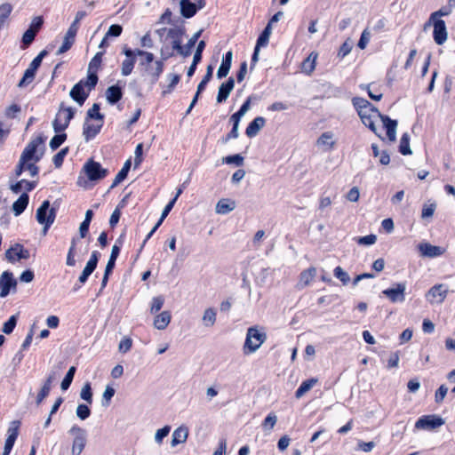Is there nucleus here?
<instances>
[{
	"label": "nucleus",
	"mask_w": 455,
	"mask_h": 455,
	"mask_svg": "<svg viewBox=\"0 0 455 455\" xmlns=\"http://www.w3.org/2000/svg\"><path fill=\"white\" fill-rule=\"evenodd\" d=\"M353 105L355 108L363 124L368 126L378 137L383 139L378 133L376 122L380 121L387 131V137L389 141L396 140L397 121L390 119L387 116L381 115L372 104L363 98H354Z\"/></svg>",
	"instance_id": "1"
},
{
	"label": "nucleus",
	"mask_w": 455,
	"mask_h": 455,
	"mask_svg": "<svg viewBox=\"0 0 455 455\" xmlns=\"http://www.w3.org/2000/svg\"><path fill=\"white\" fill-rule=\"evenodd\" d=\"M44 140L42 136L36 137L28 144L16 166V176H20L23 172H28L31 177H35L38 174L39 169L36 164L44 155Z\"/></svg>",
	"instance_id": "2"
},
{
	"label": "nucleus",
	"mask_w": 455,
	"mask_h": 455,
	"mask_svg": "<svg viewBox=\"0 0 455 455\" xmlns=\"http://www.w3.org/2000/svg\"><path fill=\"white\" fill-rule=\"evenodd\" d=\"M267 339V333L259 326L248 328L245 341L243 347L244 355L257 352Z\"/></svg>",
	"instance_id": "3"
},
{
	"label": "nucleus",
	"mask_w": 455,
	"mask_h": 455,
	"mask_svg": "<svg viewBox=\"0 0 455 455\" xmlns=\"http://www.w3.org/2000/svg\"><path fill=\"white\" fill-rule=\"evenodd\" d=\"M56 212L53 208H50V202L44 201L41 206L36 210V220L39 224L44 225L43 231L45 234L50 226L54 222Z\"/></svg>",
	"instance_id": "4"
},
{
	"label": "nucleus",
	"mask_w": 455,
	"mask_h": 455,
	"mask_svg": "<svg viewBox=\"0 0 455 455\" xmlns=\"http://www.w3.org/2000/svg\"><path fill=\"white\" fill-rule=\"evenodd\" d=\"M75 110L71 107H66L64 103L60 104L56 117L52 123L53 129L56 132H63L73 118Z\"/></svg>",
	"instance_id": "5"
},
{
	"label": "nucleus",
	"mask_w": 455,
	"mask_h": 455,
	"mask_svg": "<svg viewBox=\"0 0 455 455\" xmlns=\"http://www.w3.org/2000/svg\"><path fill=\"white\" fill-rule=\"evenodd\" d=\"M68 432L74 436L71 454L80 455L86 445V432L84 429L76 425L73 426Z\"/></svg>",
	"instance_id": "6"
},
{
	"label": "nucleus",
	"mask_w": 455,
	"mask_h": 455,
	"mask_svg": "<svg viewBox=\"0 0 455 455\" xmlns=\"http://www.w3.org/2000/svg\"><path fill=\"white\" fill-rule=\"evenodd\" d=\"M47 55V51L43 50L29 64V67L25 70L22 79L19 83V87H25L35 78L36 72L42 63L44 57Z\"/></svg>",
	"instance_id": "7"
},
{
	"label": "nucleus",
	"mask_w": 455,
	"mask_h": 455,
	"mask_svg": "<svg viewBox=\"0 0 455 455\" xmlns=\"http://www.w3.org/2000/svg\"><path fill=\"white\" fill-rule=\"evenodd\" d=\"M444 419L435 414L420 417L415 423V428L419 430H434L444 425Z\"/></svg>",
	"instance_id": "8"
},
{
	"label": "nucleus",
	"mask_w": 455,
	"mask_h": 455,
	"mask_svg": "<svg viewBox=\"0 0 455 455\" xmlns=\"http://www.w3.org/2000/svg\"><path fill=\"white\" fill-rule=\"evenodd\" d=\"M88 77L76 84L69 92V95L79 106H82L87 99L89 92L93 88L88 87Z\"/></svg>",
	"instance_id": "9"
},
{
	"label": "nucleus",
	"mask_w": 455,
	"mask_h": 455,
	"mask_svg": "<svg viewBox=\"0 0 455 455\" xmlns=\"http://www.w3.org/2000/svg\"><path fill=\"white\" fill-rule=\"evenodd\" d=\"M406 288L407 286L405 283H397L392 287L384 290L382 294L385 295L392 303H401L405 300Z\"/></svg>",
	"instance_id": "10"
},
{
	"label": "nucleus",
	"mask_w": 455,
	"mask_h": 455,
	"mask_svg": "<svg viewBox=\"0 0 455 455\" xmlns=\"http://www.w3.org/2000/svg\"><path fill=\"white\" fill-rule=\"evenodd\" d=\"M448 294V288L446 285L440 283L435 284L426 293L427 300L432 304H442L446 299Z\"/></svg>",
	"instance_id": "11"
},
{
	"label": "nucleus",
	"mask_w": 455,
	"mask_h": 455,
	"mask_svg": "<svg viewBox=\"0 0 455 455\" xmlns=\"http://www.w3.org/2000/svg\"><path fill=\"white\" fill-rule=\"evenodd\" d=\"M337 144V138L333 132L327 131L323 132L316 140L315 146L324 152L333 150Z\"/></svg>",
	"instance_id": "12"
},
{
	"label": "nucleus",
	"mask_w": 455,
	"mask_h": 455,
	"mask_svg": "<svg viewBox=\"0 0 455 455\" xmlns=\"http://www.w3.org/2000/svg\"><path fill=\"white\" fill-rule=\"evenodd\" d=\"M83 170L90 180H101L108 173L107 169L102 168L99 163L94 161L87 162Z\"/></svg>",
	"instance_id": "13"
},
{
	"label": "nucleus",
	"mask_w": 455,
	"mask_h": 455,
	"mask_svg": "<svg viewBox=\"0 0 455 455\" xmlns=\"http://www.w3.org/2000/svg\"><path fill=\"white\" fill-rule=\"evenodd\" d=\"M103 52H97L88 66V87L94 88L98 82L97 70L100 66Z\"/></svg>",
	"instance_id": "14"
},
{
	"label": "nucleus",
	"mask_w": 455,
	"mask_h": 455,
	"mask_svg": "<svg viewBox=\"0 0 455 455\" xmlns=\"http://www.w3.org/2000/svg\"><path fill=\"white\" fill-rule=\"evenodd\" d=\"M431 24L434 27L433 37L434 41L438 45H443L448 39V32L444 20H432Z\"/></svg>",
	"instance_id": "15"
},
{
	"label": "nucleus",
	"mask_w": 455,
	"mask_h": 455,
	"mask_svg": "<svg viewBox=\"0 0 455 455\" xmlns=\"http://www.w3.org/2000/svg\"><path fill=\"white\" fill-rule=\"evenodd\" d=\"M17 281L12 273L5 271L0 277V297L4 298L10 292L11 288H15Z\"/></svg>",
	"instance_id": "16"
},
{
	"label": "nucleus",
	"mask_w": 455,
	"mask_h": 455,
	"mask_svg": "<svg viewBox=\"0 0 455 455\" xmlns=\"http://www.w3.org/2000/svg\"><path fill=\"white\" fill-rule=\"evenodd\" d=\"M7 432L8 436L5 440L2 455H9L11 452L19 434V421L12 422Z\"/></svg>",
	"instance_id": "17"
},
{
	"label": "nucleus",
	"mask_w": 455,
	"mask_h": 455,
	"mask_svg": "<svg viewBox=\"0 0 455 455\" xmlns=\"http://www.w3.org/2000/svg\"><path fill=\"white\" fill-rule=\"evenodd\" d=\"M5 256L9 261L15 262L22 259H28L29 253L22 245L17 243L6 251Z\"/></svg>",
	"instance_id": "18"
},
{
	"label": "nucleus",
	"mask_w": 455,
	"mask_h": 455,
	"mask_svg": "<svg viewBox=\"0 0 455 455\" xmlns=\"http://www.w3.org/2000/svg\"><path fill=\"white\" fill-rule=\"evenodd\" d=\"M419 251L423 257L435 258L443 255L445 249L440 246L432 245L429 243L419 244Z\"/></svg>",
	"instance_id": "19"
},
{
	"label": "nucleus",
	"mask_w": 455,
	"mask_h": 455,
	"mask_svg": "<svg viewBox=\"0 0 455 455\" xmlns=\"http://www.w3.org/2000/svg\"><path fill=\"white\" fill-rule=\"evenodd\" d=\"M183 30L179 28H170L167 31V38L171 40L172 47L181 55Z\"/></svg>",
	"instance_id": "20"
},
{
	"label": "nucleus",
	"mask_w": 455,
	"mask_h": 455,
	"mask_svg": "<svg viewBox=\"0 0 455 455\" xmlns=\"http://www.w3.org/2000/svg\"><path fill=\"white\" fill-rule=\"evenodd\" d=\"M98 260L99 253L97 251H92L89 260L82 271V274L79 276V282L81 283H84L87 281L89 275L95 270Z\"/></svg>",
	"instance_id": "21"
},
{
	"label": "nucleus",
	"mask_w": 455,
	"mask_h": 455,
	"mask_svg": "<svg viewBox=\"0 0 455 455\" xmlns=\"http://www.w3.org/2000/svg\"><path fill=\"white\" fill-rule=\"evenodd\" d=\"M236 207V202L231 198H221L215 205V212L220 215H226L233 212Z\"/></svg>",
	"instance_id": "22"
},
{
	"label": "nucleus",
	"mask_w": 455,
	"mask_h": 455,
	"mask_svg": "<svg viewBox=\"0 0 455 455\" xmlns=\"http://www.w3.org/2000/svg\"><path fill=\"white\" fill-rule=\"evenodd\" d=\"M235 86V80L233 77H229L226 83H223L219 87L218 95H217V102L221 103L226 101L233 91Z\"/></svg>",
	"instance_id": "23"
},
{
	"label": "nucleus",
	"mask_w": 455,
	"mask_h": 455,
	"mask_svg": "<svg viewBox=\"0 0 455 455\" xmlns=\"http://www.w3.org/2000/svg\"><path fill=\"white\" fill-rule=\"evenodd\" d=\"M164 64L163 60H157L154 63L147 66L146 72L151 78L152 83H156L164 71Z\"/></svg>",
	"instance_id": "24"
},
{
	"label": "nucleus",
	"mask_w": 455,
	"mask_h": 455,
	"mask_svg": "<svg viewBox=\"0 0 455 455\" xmlns=\"http://www.w3.org/2000/svg\"><path fill=\"white\" fill-rule=\"evenodd\" d=\"M188 436V428L185 426H180L174 429L172 435L171 446L176 447L180 443H186Z\"/></svg>",
	"instance_id": "25"
},
{
	"label": "nucleus",
	"mask_w": 455,
	"mask_h": 455,
	"mask_svg": "<svg viewBox=\"0 0 455 455\" xmlns=\"http://www.w3.org/2000/svg\"><path fill=\"white\" fill-rule=\"evenodd\" d=\"M101 126H102V121H96V123L94 124V123H92V122L86 120L84 124V132H83L85 140H89L92 139L93 137H95L96 134H98V132H100Z\"/></svg>",
	"instance_id": "26"
},
{
	"label": "nucleus",
	"mask_w": 455,
	"mask_h": 455,
	"mask_svg": "<svg viewBox=\"0 0 455 455\" xmlns=\"http://www.w3.org/2000/svg\"><path fill=\"white\" fill-rule=\"evenodd\" d=\"M266 120L262 116L254 118L247 126L245 133L249 138L255 137L259 132L264 127Z\"/></svg>",
	"instance_id": "27"
},
{
	"label": "nucleus",
	"mask_w": 455,
	"mask_h": 455,
	"mask_svg": "<svg viewBox=\"0 0 455 455\" xmlns=\"http://www.w3.org/2000/svg\"><path fill=\"white\" fill-rule=\"evenodd\" d=\"M172 319L171 313L169 311H163L156 315L153 321V326L156 330L163 331L167 328Z\"/></svg>",
	"instance_id": "28"
},
{
	"label": "nucleus",
	"mask_w": 455,
	"mask_h": 455,
	"mask_svg": "<svg viewBox=\"0 0 455 455\" xmlns=\"http://www.w3.org/2000/svg\"><path fill=\"white\" fill-rule=\"evenodd\" d=\"M76 33H77V31L68 28V31L65 34L63 43H62L61 46L59 48V50L57 51L58 55L66 52L67 51H68L71 48V46L73 45V44L75 42V37H76Z\"/></svg>",
	"instance_id": "29"
},
{
	"label": "nucleus",
	"mask_w": 455,
	"mask_h": 455,
	"mask_svg": "<svg viewBox=\"0 0 455 455\" xmlns=\"http://www.w3.org/2000/svg\"><path fill=\"white\" fill-rule=\"evenodd\" d=\"M317 58L318 53L312 52L301 63V71L307 75H311L315 69Z\"/></svg>",
	"instance_id": "30"
},
{
	"label": "nucleus",
	"mask_w": 455,
	"mask_h": 455,
	"mask_svg": "<svg viewBox=\"0 0 455 455\" xmlns=\"http://www.w3.org/2000/svg\"><path fill=\"white\" fill-rule=\"evenodd\" d=\"M315 275L316 268L314 267L304 270L299 276V281L298 283L299 288L303 289L307 286L314 280Z\"/></svg>",
	"instance_id": "31"
},
{
	"label": "nucleus",
	"mask_w": 455,
	"mask_h": 455,
	"mask_svg": "<svg viewBox=\"0 0 455 455\" xmlns=\"http://www.w3.org/2000/svg\"><path fill=\"white\" fill-rule=\"evenodd\" d=\"M180 4L181 15L185 18H191L197 12L196 4L189 0H180Z\"/></svg>",
	"instance_id": "32"
},
{
	"label": "nucleus",
	"mask_w": 455,
	"mask_h": 455,
	"mask_svg": "<svg viewBox=\"0 0 455 455\" xmlns=\"http://www.w3.org/2000/svg\"><path fill=\"white\" fill-rule=\"evenodd\" d=\"M217 311L212 307L206 308L202 316L203 325L206 328L212 327L216 323Z\"/></svg>",
	"instance_id": "33"
},
{
	"label": "nucleus",
	"mask_w": 455,
	"mask_h": 455,
	"mask_svg": "<svg viewBox=\"0 0 455 455\" xmlns=\"http://www.w3.org/2000/svg\"><path fill=\"white\" fill-rule=\"evenodd\" d=\"M28 204V196L23 193L12 204V211L15 216L21 214Z\"/></svg>",
	"instance_id": "34"
},
{
	"label": "nucleus",
	"mask_w": 455,
	"mask_h": 455,
	"mask_svg": "<svg viewBox=\"0 0 455 455\" xmlns=\"http://www.w3.org/2000/svg\"><path fill=\"white\" fill-rule=\"evenodd\" d=\"M106 98L110 104H115L122 98V91L120 87L112 85L106 91Z\"/></svg>",
	"instance_id": "35"
},
{
	"label": "nucleus",
	"mask_w": 455,
	"mask_h": 455,
	"mask_svg": "<svg viewBox=\"0 0 455 455\" xmlns=\"http://www.w3.org/2000/svg\"><path fill=\"white\" fill-rule=\"evenodd\" d=\"M36 185V181H28L26 180H20L16 184L11 186V190L18 194L21 190L31 191Z\"/></svg>",
	"instance_id": "36"
},
{
	"label": "nucleus",
	"mask_w": 455,
	"mask_h": 455,
	"mask_svg": "<svg viewBox=\"0 0 455 455\" xmlns=\"http://www.w3.org/2000/svg\"><path fill=\"white\" fill-rule=\"evenodd\" d=\"M317 379L312 378L307 379L301 383L299 387L297 389L295 393L296 398H301L307 392H308L316 383Z\"/></svg>",
	"instance_id": "37"
},
{
	"label": "nucleus",
	"mask_w": 455,
	"mask_h": 455,
	"mask_svg": "<svg viewBox=\"0 0 455 455\" xmlns=\"http://www.w3.org/2000/svg\"><path fill=\"white\" fill-rule=\"evenodd\" d=\"M53 379H54L53 375H50L46 379L44 384L43 385L40 392L38 393V395L36 396V403L37 404H40L43 402V400L49 395Z\"/></svg>",
	"instance_id": "38"
},
{
	"label": "nucleus",
	"mask_w": 455,
	"mask_h": 455,
	"mask_svg": "<svg viewBox=\"0 0 455 455\" xmlns=\"http://www.w3.org/2000/svg\"><path fill=\"white\" fill-rule=\"evenodd\" d=\"M202 29L196 32L188 41L187 44L185 46H182V52L181 55L183 57H188L191 54V50L195 46L196 43L197 42L199 36L202 34Z\"/></svg>",
	"instance_id": "39"
},
{
	"label": "nucleus",
	"mask_w": 455,
	"mask_h": 455,
	"mask_svg": "<svg viewBox=\"0 0 455 455\" xmlns=\"http://www.w3.org/2000/svg\"><path fill=\"white\" fill-rule=\"evenodd\" d=\"M399 151L402 155H411L412 151L410 147V136L408 133H403L400 140Z\"/></svg>",
	"instance_id": "40"
},
{
	"label": "nucleus",
	"mask_w": 455,
	"mask_h": 455,
	"mask_svg": "<svg viewBox=\"0 0 455 455\" xmlns=\"http://www.w3.org/2000/svg\"><path fill=\"white\" fill-rule=\"evenodd\" d=\"M130 168H131V160L128 159L124 163V164L123 168L120 170V172L116 174V176L113 181V184L111 186L112 188L116 187V185L121 183L126 178Z\"/></svg>",
	"instance_id": "41"
},
{
	"label": "nucleus",
	"mask_w": 455,
	"mask_h": 455,
	"mask_svg": "<svg viewBox=\"0 0 455 455\" xmlns=\"http://www.w3.org/2000/svg\"><path fill=\"white\" fill-rule=\"evenodd\" d=\"M276 422H277V416L275 413L270 412L262 422L263 430L266 433L269 434L271 432V430L274 428V427L275 426Z\"/></svg>",
	"instance_id": "42"
},
{
	"label": "nucleus",
	"mask_w": 455,
	"mask_h": 455,
	"mask_svg": "<svg viewBox=\"0 0 455 455\" xmlns=\"http://www.w3.org/2000/svg\"><path fill=\"white\" fill-rule=\"evenodd\" d=\"M453 8H451L449 5L445 8H442L435 12H433L431 15H430V18L428 20V21L425 24V28L427 27V26H430L431 25V22L432 20H442L440 19V17L442 16H447L451 13V10Z\"/></svg>",
	"instance_id": "43"
},
{
	"label": "nucleus",
	"mask_w": 455,
	"mask_h": 455,
	"mask_svg": "<svg viewBox=\"0 0 455 455\" xmlns=\"http://www.w3.org/2000/svg\"><path fill=\"white\" fill-rule=\"evenodd\" d=\"M135 62H136L135 58L124 59L121 64L122 76H129L134 68Z\"/></svg>",
	"instance_id": "44"
},
{
	"label": "nucleus",
	"mask_w": 455,
	"mask_h": 455,
	"mask_svg": "<svg viewBox=\"0 0 455 455\" xmlns=\"http://www.w3.org/2000/svg\"><path fill=\"white\" fill-rule=\"evenodd\" d=\"M166 79L167 81L169 82L168 85L166 86V88L163 91V94L165 95V94H168L170 92H172V90L174 89V87L178 84V83L180 82V76L177 75V74H168L166 76Z\"/></svg>",
	"instance_id": "45"
},
{
	"label": "nucleus",
	"mask_w": 455,
	"mask_h": 455,
	"mask_svg": "<svg viewBox=\"0 0 455 455\" xmlns=\"http://www.w3.org/2000/svg\"><path fill=\"white\" fill-rule=\"evenodd\" d=\"M271 32H272V28L270 27V23H268L267 25V27L265 28V29L263 30V32L261 33V35L259 36V37L258 38L257 45L258 46H265V45H267V43H268Z\"/></svg>",
	"instance_id": "46"
},
{
	"label": "nucleus",
	"mask_w": 455,
	"mask_h": 455,
	"mask_svg": "<svg viewBox=\"0 0 455 455\" xmlns=\"http://www.w3.org/2000/svg\"><path fill=\"white\" fill-rule=\"evenodd\" d=\"M75 372H76V367L71 366L68 369L65 378L61 381L60 387L62 390H67L69 387V386L72 383V380L74 379Z\"/></svg>",
	"instance_id": "47"
},
{
	"label": "nucleus",
	"mask_w": 455,
	"mask_h": 455,
	"mask_svg": "<svg viewBox=\"0 0 455 455\" xmlns=\"http://www.w3.org/2000/svg\"><path fill=\"white\" fill-rule=\"evenodd\" d=\"M136 55L143 58L140 61L141 65L147 64L148 66L155 61V56L152 52L136 49Z\"/></svg>",
	"instance_id": "48"
},
{
	"label": "nucleus",
	"mask_w": 455,
	"mask_h": 455,
	"mask_svg": "<svg viewBox=\"0 0 455 455\" xmlns=\"http://www.w3.org/2000/svg\"><path fill=\"white\" fill-rule=\"evenodd\" d=\"M80 397L86 401L89 404L92 403V393L91 384L86 382L81 388Z\"/></svg>",
	"instance_id": "49"
},
{
	"label": "nucleus",
	"mask_w": 455,
	"mask_h": 455,
	"mask_svg": "<svg viewBox=\"0 0 455 455\" xmlns=\"http://www.w3.org/2000/svg\"><path fill=\"white\" fill-rule=\"evenodd\" d=\"M170 431V426H164V427L157 429L154 436L155 442L157 444H161L163 443V440L169 435Z\"/></svg>",
	"instance_id": "50"
},
{
	"label": "nucleus",
	"mask_w": 455,
	"mask_h": 455,
	"mask_svg": "<svg viewBox=\"0 0 455 455\" xmlns=\"http://www.w3.org/2000/svg\"><path fill=\"white\" fill-rule=\"evenodd\" d=\"M334 276L340 280V282L347 285L349 281L350 277L349 275L341 267H336L334 269Z\"/></svg>",
	"instance_id": "51"
},
{
	"label": "nucleus",
	"mask_w": 455,
	"mask_h": 455,
	"mask_svg": "<svg viewBox=\"0 0 455 455\" xmlns=\"http://www.w3.org/2000/svg\"><path fill=\"white\" fill-rule=\"evenodd\" d=\"M212 70H213V68L212 66L207 67L206 74L204 75V78L202 79V81L199 83V84L197 86L198 93H201L204 90L205 85L211 80V78L212 76Z\"/></svg>",
	"instance_id": "52"
},
{
	"label": "nucleus",
	"mask_w": 455,
	"mask_h": 455,
	"mask_svg": "<svg viewBox=\"0 0 455 455\" xmlns=\"http://www.w3.org/2000/svg\"><path fill=\"white\" fill-rule=\"evenodd\" d=\"M76 414L81 420H84L91 415V410L86 404H79L76 407Z\"/></svg>",
	"instance_id": "53"
},
{
	"label": "nucleus",
	"mask_w": 455,
	"mask_h": 455,
	"mask_svg": "<svg viewBox=\"0 0 455 455\" xmlns=\"http://www.w3.org/2000/svg\"><path fill=\"white\" fill-rule=\"evenodd\" d=\"M132 346V339L129 337H124L119 345H118V351L122 354L127 353Z\"/></svg>",
	"instance_id": "54"
},
{
	"label": "nucleus",
	"mask_w": 455,
	"mask_h": 455,
	"mask_svg": "<svg viewBox=\"0 0 455 455\" xmlns=\"http://www.w3.org/2000/svg\"><path fill=\"white\" fill-rule=\"evenodd\" d=\"M223 163H226L228 164H235L237 166H241L243 164V157L240 155H233L226 156L222 159Z\"/></svg>",
	"instance_id": "55"
},
{
	"label": "nucleus",
	"mask_w": 455,
	"mask_h": 455,
	"mask_svg": "<svg viewBox=\"0 0 455 455\" xmlns=\"http://www.w3.org/2000/svg\"><path fill=\"white\" fill-rule=\"evenodd\" d=\"M164 302V299L162 296L154 297L151 302L150 313L156 314L162 308Z\"/></svg>",
	"instance_id": "56"
},
{
	"label": "nucleus",
	"mask_w": 455,
	"mask_h": 455,
	"mask_svg": "<svg viewBox=\"0 0 455 455\" xmlns=\"http://www.w3.org/2000/svg\"><path fill=\"white\" fill-rule=\"evenodd\" d=\"M16 323H17V316L12 315L9 318V320L4 323V326L2 329L3 332L5 334H10L11 332H12Z\"/></svg>",
	"instance_id": "57"
},
{
	"label": "nucleus",
	"mask_w": 455,
	"mask_h": 455,
	"mask_svg": "<svg viewBox=\"0 0 455 455\" xmlns=\"http://www.w3.org/2000/svg\"><path fill=\"white\" fill-rule=\"evenodd\" d=\"M448 387L445 385H441L435 391V401L436 403H442L447 395Z\"/></svg>",
	"instance_id": "58"
},
{
	"label": "nucleus",
	"mask_w": 455,
	"mask_h": 455,
	"mask_svg": "<svg viewBox=\"0 0 455 455\" xmlns=\"http://www.w3.org/2000/svg\"><path fill=\"white\" fill-rule=\"evenodd\" d=\"M87 116L91 119H95L96 121H102L103 119V116L100 113V107L96 103L88 110Z\"/></svg>",
	"instance_id": "59"
},
{
	"label": "nucleus",
	"mask_w": 455,
	"mask_h": 455,
	"mask_svg": "<svg viewBox=\"0 0 455 455\" xmlns=\"http://www.w3.org/2000/svg\"><path fill=\"white\" fill-rule=\"evenodd\" d=\"M114 395H115V389L110 386H107L103 392V395H102V399H103L102 405L108 406L109 402L112 399V397L114 396Z\"/></svg>",
	"instance_id": "60"
},
{
	"label": "nucleus",
	"mask_w": 455,
	"mask_h": 455,
	"mask_svg": "<svg viewBox=\"0 0 455 455\" xmlns=\"http://www.w3.org/2000/svg\"><path fill=\"white\" fill-rule=\"evenodd\" d=\"M352 47H353V44L352 42L347 39V41H345L342 45L340 46L339 48V53H338V56L339 58H344L346 57L347 54L350 53L351 50H352Z\"/></svg>",
	"instance_id": "61"
},
{
	"label": "nucleus",
	"mask_w": 455,
	"mask_h": 455,
	"mask_svg": "<svg viewBox=\"0 0 455 455\" xmlns=\"http://www.w3.org/2000/svg\"><path fill=\"white\" fill-rule=\"evenodd\" d=\"M65 140H66L65 133L57 134L51 140L50 147L52 148V150H55L64 142Z\"/></svg>",
	"instance_id": "62"
},
{
	"label": "nucleus",
	"mask_w": 455,
	"mask_h": 455,
	"mask_svg": "<svg viewBox=\"0 0 455 455\" xmlns=\"http://www.w3.org/2000/svg\"><path fill=\"white\" fill-rule=\"evenodd\" d=\"M231 64L222 61L217 71V76L219 79L226 77L230 70Z\"/></svg>",
	"instance_id": "63"
},
{
	"label": "nucleus",
	"mask_w": 455,
	"mask_h": 455,
	"mask_svg": "<svg viewBox=\"0 0 455 455\" xmlns=\"http://www.w3.org/2000/svg\"><path fill=\"white\" fill-rule=\"evenodd\" d=\"M377 236L375 235H368L357 238V243L361 245H372L376 243Z\"/></svg>",
	"instance_id": "64"
}]
</instances>
